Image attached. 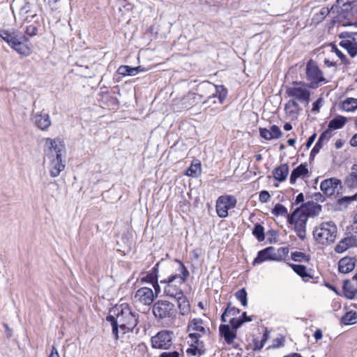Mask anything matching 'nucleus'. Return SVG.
<instances>
[{"label": "nucleus", "mask_w": 357, "mask_h": 357, "mask_svg": "<svg viewBox=\"0 0 357 357\" xmlns=\"http://www.w3.org/2000/svg\"><path fill=\"white\" fill-rule=\"evenodd\" d=\"M319 102H320V100H318L317 101H316V102L314 103L312 110H314V111H318V110H319Z\"/></svg>", "instance_id": "680f3d73"}, {"label": "nucleus", "mask_w": 357, "mask_h": 357, "mask_svg": "<svg viewBox=\"0 0 357 357\" xmlns=\"http://www.w3.org/2000/svg\"><path fill=\"white\" fill-rule=\"evenodd\" d=\"M173 333L162 331L151 338L153 347L159 349H168L172 344Z\"/></svg>", "instance_id": "4468645a"}, {"label": "nucleus", "mask_w": 357, "mask_h": 357, "mask_svg": "<svg viewBox=\"0 0 357 357\" xmlns=\"http://www.w3.org/2000/svg\"><path fill=\"white\" fill-rule=\"evenodd\" d=\"M201 174L200 163L192 164L187 170L186 174L192 177H197Z\"/></svg>", "instance_id": "f704fd0d"}, {"label": "nucleus", "mask_w": 357, "mask_h": 357, "mask_svg": "<svg viewBox=\"0 0 357 357\" xmlns=\"http://www.w3.org/2000/svg\"><path fill=\"white\" fill-rule=\"evenodd\" d=\"M0 37L18 54L24 56H27L31 54V45L27 43H24L27 42L28 39L19 31L14 29H1L0 30Z\"/></svg>", "instance_id": "7ed1b4c3"}, {"label": "nucleus", "mask_w": 357, "mask_h": 357, "mask_svg": "<svg viewBox=\"0 0 357 357\" xmlns=\"http://www.w3.org/2000/svg\"><path fill=\"white\" fill-rule=\"evenodd\" d=\"M48 357H60L55 347H52V351Z\"/></svg>", "instance_id": "4d7b16f0"}, {"label": "nucleus", "mask_w": 357, "mask_h": 357, "mask_svg": "<svg viewBox=\"0 0 357 357\" xmlns=\"http://www.w3.org/2000/svg\"><path fill=\"white\" fill-rule=\"evenodd\" d=\"M45 159L47 162V168L50 176L53 178L59 176L66 167L63 155L50 156Z\"/></svg>", "instance_id": "dca6fc26"}, {"label": "nucleus", "mask_w": 357, "mask_h": 357, "mask_svg": "<svg viewBox=\"0 0 357 357\" xmlns=\"http://www.w3.org/2000/svg\"><path fill=\"white\" fill-rule=\"evenodd\" d=\"M357 246V241L354 236H348L342 239L335 246V251L342 253L351 248Z\"/></svg>", "instance_id": "412c9836"}, {"label": "nucleus", "mask_w": 357, "mask_h": 357, "mask_svg": "<svg viewBox=\"0 0 357 357\" xmlns=\"http://www.w3.org/2000/svg\"><path fill=\"white\" fill-rule=\"evenodd\" d=\"M31 120L34 125L41 130H47L52 125L50 115L43 111L33 113Z\"/></svg>", "instance_id": "a211bd4d"}, {"label": "nucleus", "mask_w": 357, "mask_h": 357, "mask_svg": "<svg viewBox=\"0 0 357 357\" xmlns=\"http://www.w3.org/2000/svg\"><path fill=\"white\" fill-rule=\"evenodd\" d=\"M229 322L230 323L232 329H236L244 322V321L240 318H235L234 316H231L229 318Z\"/></svg>", "instance_id": "37998d69"}, {"label": "nucleus", "mask_w": 357, "mask_h": 357, "mask_svg": "<svg viewBox=\"0 0 357 357\" xmlns=\"http://www.w3.org/2000/svg\"><path fill=\"white\" fill-rule=\"evenodd\" d=\"M292 269L302 278L309 277V274L307 273L306 267L303 265L291 264Z\"/></svg>", "instance_id": "e433bc0d"}, {"label": "nucleus", "mask_w": 357, "mask_h": 357, "mask_svg": "<svg viewBox=\"0 0 357 357\" xmlns=\"http://www.w3.org/2000/svg\"><path fill=\"white\" fill-rule=\"evenodd\" d=\"M284 129L287 131L291 130L292 129V126L290 123H287L284 125Z\"/></svg>", "instance_id": "e2e57ef3"}, {"label": "nucleus", "mask_w": 357, "mask_h": 357, "mask_svg": "<svg viewBox=\"0 0 357 357\" xmlns=\"http://www.w3.org/2000/svg\"><path fill=\"white\" fill-rule=\"evenodd\" d=\"M291 258L296 261H308V257L301 252H295L292 253Z\"/></svg>", "instance_id": "79ce46f5"}, {"label": "nucleus", "mask_w": 357, "mask_h": 357, "mask_svg": "<svg viewBox=\"0 0 357 357\" xmlns=\"http://www.w3.org/2000/svg\"><path fill=\"white\" fill-rule=\"evenodd\" d=\"M252 233L259 241H263L264 239V227L261 225H256Z\"/></svg>", "instance_id": "ea45409f"}, {"label": "nucleus", "mask_w": 357, "mask_h": 357, "mask_svg": "<svg viewBox=\"0 0 357 357\" xmlns=\"http://www.w3.org/2000/svg\"><path fill=\"white\" fill-rule=\"evenodd\" d=\"M239 313V310L235 307H228L221 317V320L222 322H227L231 318V316H235L236 314Z\"/></svg>", "instance_id": "72a5a7b5"}, {"label": "nucleus", "mask_w": 357, "mask_h": 357, "mask_svg": "<svg viewBox=\"0 0 357 357\" xmlns=\"http://www.w3.org/2000/svg\"><path fill=\"white\" fill-rule=\"evenodd\" d=\"M128 75L133 76L137 75L139 72L143 71V68L142 66H137V67H130L128 66Z\"/></svg>", "instance_id": "de8ad7c7"}, {"label": "nucleus", "mask_w": 357, "mask_h": 357, "mask_svg": "<svg viewBox=\"0 0 357 357\" xmlns=\"http://www.w3.org/2000/svg\"><path fill=\"white\" fill-rule=\"evenodd\" d=\"M343 146V142L341 141V140H337L336 142H335V147L337 149H340L342 148Z\"/></svg>", "instance_id": "0e129e2a"}, {"label": "nucleus", "mask_w": 357, "mask_h": 357, "mask_svg": "<svg viewBox=\"0 0 357 357\" xmlns=\"http://www.w3.org/2000/svg\"><path fill=\"white\" fill-rule=\"evenodd\" d=\"M128 66H121L118 70H117V73L119 74V75H121L123 76H127L128 75Z\"/></svg>", "instance_id": "603ef678"}, {"label": "nucleus", "mask_w": 357, "mask_h": 357, "mask_svg": "<svg viewBox=\"0 0 357 357\" xmlns=\"http://www.w3.org/2000/svg\"><path fill=\"white\" fill-rule=\"evenodd\" d=\"M243 316L244 317V319H243L244 321H252V319L250 317H248L245 312H243Z\"/></svg>", "instance_id": "338daca9"}, {"label": "nucleus", "mask_w": 357, "mask_h": 357, "mask_svg": "<svg viewBox=\"0 0 357 357\" xmlns=\"http://www.w3.org/2000/svg\"><path fill=\"white\" fill-rule=\"evenodd\" d=\"M337 236V227L332 221L324 222L316 226L313 230V237L319 244L333 243Z\"/></svg>", "instance_id": "39448f33"}, {"label": "nucleus", "mask_w": 357, "mask_h": 357, "mask_svg": "<svg viewBox=\"0 0 357 357\" xmlns=\"http://www.w3.org/2000/svg\"><path fill=\"white\" fill-rule=\"evenodd\" d=\"M341 181L336 178L325 179L320 184L321 190L327 196H331L341 188Z\"/></svg>", "instance_id": "6ab92c4d"}, {"label": "nucleus", "mask_w": 357, "mask_h": 357, "mask_svg": "<svg viewBox=\"0 0 357 357\" xmlns=\"http://www.w3.org/2000/svg\"><path fill=\"white\" fill-rule=\"evenodd\" d=\"M160 263H157L154 268L144 276L141 278L142 282L153 283L155 282L158 278V266Z\"/></svg>", "instance_id": "cd10ccee"}, {"label": "nucleus", "mask_w": 357, "mask_h": 357, "mask_svg": "<svg viewBox=\"0 0 357 357\" xmlns=\"http://www.w3.org/2000/svg\"><path fill=\"white\" fill-rule=\"evenodd\" d=\"M188 331L191 344H197L199 339L207 334L208 328L206 327L201 319H194L188 324Z\"/></svg>", "instance_id": "9d476101"}, {"label": "nucleus", "mask_w": 357, "mask_h": 357, "mask_svg": "<svg viewBox=\"0 0 357 357\" xmlns=\"http://www.w3.org/2000/svg\"><path fill=\"white\" fill-rule=\"evenodd\" d=\"M308 174V169L305 165L301 164L294 169L290 176V183L294 184L299 177H304Z\"/></svg>", "instance_id": "a878e982"}, {"label": "nucleus", "mask_w": 357, "mask_h": 357, "mask_svg": "<svg viewBox=\"0 0 357 357\" xmlns=\"http://www.w3.org/2000/svg\"><path fill=\"white\" fill-rule=\"evenodd\" d=\"M236 203V199L232 196H222L216 202V211L220 218L228 215V210L234 208Z\"/></svg>", "instance_id": "2eb2a0df"}, {"label": "nucleus", "mask_w": 357, "mask_h": 357, "mask_svg": "<svg viewBox=\"0 0 357 357\" xmlns=\"http://www.w3.org/2000/svg\"><path fill=\"white\" fill-rule=\"evenodd\" d=\"M347 123V119L342 116H338L331 120L328 126V130H333L342 128Z\"/></svg>", "instance_id": "c756f323"}, {"label": "nucleus", "mask_w": 357, "mask_h": 357, "mask_svg": "<svg viewBox=\"0 0 357 357\" xmlns=\"http://www.w3.org/2000/svg\"><path fill=\"white\" fill-rule=\"evenodd\" d=\"M197 350V349L196 347H195V348H189V349H187V353L191 354L192 355H195Z\"/></svg>", "instance_id": "052dcab7"}, {"label": "nucleus", "mask_w": 357, "mask_h": 357, "mask_svg": "<svg viewBox=\"0 0 357 357\" xmlns=\"http://www.w3.org/2000/svg\"><path fill=\"white\" fill-rule=\"evenodd\" d=\"M236 296L237 299L241 303L243 306H247L248 301H247V292L244 288L241 289L236 293Z\"/></svg>", "instance_id": "4c0bfd02"}, {"label": "nucleus", "mask_w": 357, "mask_h": 357, "mask_svg": "<svg viewBox=\"0 0 357 357\" xmlns=\"http://www.w3.org/2000/svg\"><path fill=\"white\" fill-rule=\"evenodd\" d=\"M203 98L202 93L199 94L195 93H189L181 100V104L182 105V108L185 109L195 104H197Z\"/></svg>", "instance_id": "5701e85b"}, {"label": "nucleus", "mask_w": 357, "mask_h": 357, "mask_svg": "<svg viewBox=\"0 0 357 357\" xmlns=\"http://www.w3.org/2000/svg\"><path fill=\"white\" fill-rule=\"evenodd\" d=\"M284 109L289 115H295L298 111V105L295 100H290L285 105Z\"/></svg>", "instance_id": "2f4dec72"}, {"label": "nucleus", "mask_w": 357, "mask_h": 357, "mask_svg": "<svg viewBox=\"0 0 357 357\" xmlns=\"http://www.w3.org/2000/svg\"><path fill=\"white\" fill-rule=\"evenodd\" d=\"M287 143L289 146H294L296 143V139H289Z\"/></svg>", "instance_id": "774afa93"}, {"label": "nucleus", "mask_w": 357, "mask_h": 357, "mask_svg": "<svg viewBox=\"0 0 357 357\" xmlns=\"http://www.w3.org/2000/svg\"><path fill=\"white\" fill-rule=\"evenodd\" d=\"M162 275V279L160 280L161 284H165L164 287L165 294L169 296L176 298H182L183 296L178 287L174 284L173 282L176 281L179 284L183 283L188 275L184 265L181 261H177V266L170 264L167 266Z\"/></svg>", "instance_id": "f03ea898"}, {"label": "nucleus", "mask_w": 357, "mask_h": 357, "mask_svg": "<svg viewBox=\"0 0 357 357\" xmlns=\"http://www.w3.org/2000/svg\"><path fill=\"white\" fill-rule=\"evenodd\" d=\"M306 76L311 87H315L319 82L324 80L321 70L316 63L312 61L307 63Z\"/></svg>", "instance_id": "f3484780"}, {"label": "nucleus", "mask_w": 357, "mask_h": 357, "mask_svg": "<svg viewBox=\"0 0 357 357\" xmlns=\"http://www.w3.org/2000/svg\"><path fill=\"white\" fill-rule=\"evenodd\" d=\"M342 321L347 325L356 324L357 322V313L354 311L347 312L342 317Z\"/></svg>", "instance_id": "473e14b6"}, {"label": "nucleus", "mask_w": 357, "mask_h": 357, "mask_svg": "<svg viewBox=\"0 0 357 357\" xmlns=\"http://www.w3.org/2000/svg\"><path fill=\"white\" fill-rule=\"evenodd\" d=\"M273 214L278 215H287V209L282 204H277L272 211Z\"/></svg>", "instance_id": "58836bf2"}, {"label": "nucleus", "mask_w": 357, "mask_h": 357, "mask_svg": "<svg viewBox=\"0 0 357 357\" xmlns=\"http://www.w3.org/2000/svg\"><path fill=\"white\" fill-rule=\"evenodd\" d=\"M151 284H152L153 287V288H154V289H155V294H154V295H155V296H158V294L160 293V285H159V284H158V280H156V282H153V283H152Z\"/></svg>", "instance_id": "864d4df0"}, {"label": "nucleus", "mask_w": 357, "mask_h": 357, "mask_svg": "<svg viewBox=\"0 0 357 357\" xmlns=\"http://www.w3.org/2000/svg\"><path fill=\"white\" fill-rule=\"evenodd\" d=\"M199 91L202 94V98H206L204 104H208L209 107L213 105H221L224 102L227 96V90L222 85H215L209 82H204L199 84Z\"/></svg>", "instance_id": "20e7f679"}, {"label": "nucleus", "mask_w": 357, "mask_h": 357, "mask_svg": "<svg viewBox=\"0 0 357 357\" xmlns=\"http://www.w3.org/2000/svg\"><path fill=\"white\" fill-rule=\"evenodd\" d=\"M153 313L158 319H164L174 315V305L166 301H158L153 306Z\"/></svg>", "instance_id": "ddd939ff"}, {"label": "nucleus", "mask_w": 357, "mask_h": 357, "mask_svg": "<svg viewBox=\"0 0 357 357\" xmlns=\"http://www.w3.org/2000/svg\"><path fill=\"white\" fill-rule=\"evenodd\" d=\"M349 144L353 147H357V133L351 138Z\"/></svg>", "instance_id": "5fc2aeb1"}, {"label": "nucleus", "mask_w": 357, "mask_h": 357, "mask_svg": "<svg viewBox=\"0 0 357 357\" xmlns=\"http://www.w3.org/2000/svg\"><path fill=\"white\" fill-rule=\"evenodd\" d=\"M178 303V307L182 314H186L190 311V305L185 300V298L183 296L182 298L177 299Z\"/></svg>", "instance_id": "c9c22d12"}, {"label": "nucleus", "mask_w": 357, "mask_h": 357, "mask_svg": "<svg viewBox=\"0 0 357 357\" xmlns=\"http://www.w3.org/2000/svg\"><path fill=\"white\" fill-rule=\"evenodd\" d=\"M270 194L268 191L264 190L261 191L259 194V201L262 203L267 202L270 199Z\"/></svg>", "instance_id": "09e8293b"}, {"label": "nucleus", "mask_w": 357, "mask_h": 357, "mask_svg": "<svg viewBox=\"0 0 357 357\" xmlns=\"http://www.w3.org/2000/svg\"><path fill=\"white\" fill-rule=\"evenodd\" d=\"M220 335L224 337L225 340L228 343L231 344L236 338V333L234 329L231 328L228 325H221L219 328Z\"/></svg>", "instance_id": "393cba45"}, {"label": "nucleus", "mask_w": 357, "mask_h": 357, "mask_svg": "<svg viewBox=\"0 0 357 357\" xmlns=\"http://www.w3.org/2000/svg\"><path fill=\"white\" fill-rule=\"evenodd\" d=\"M350 174H354L357 176V164H354L352 165Z\"/></svg>", "instance_id": "bf43d9fd"}, {"label": "nucleus", "mask_w": 357, "mask_h": 357, "mask_svg": "<svg viewBox=\"0 0 357 357\" xmlns=\"http://www.w3.org/2000/svg\"><path fill=\"white\" fill-rule=\"evenodd\" d=\"M342 109L345 112H354L357 109V98H347L342 102Z\"/></svg>", "instance_id": "7c9ffc66"}, {"label": "nucleus", "mask_w": 357, "mask_h": 357, "mask_svg": "<svg viewBox=\"0 0 357 357\" xmlns=\"http://www.w3.org/2000/svg\"><path fill=\"white\" fill-rule=\"evenodd\" d=\"M331 13H335V11L333 10L329 11L326 8H321L319 10V13L316 14L317 17L315 18V20H321L326 17V15L331 14Z\"/></svg>", "instance_id": "a18cd8bd"}, {"label": "nucleus", "mask_w": 357, "mask_h": 357, "mask_svg": "<svg viewBox=\"0 0 357 357\" xmlns=\"http://www.w3.org/2000/svg\"><path fill=\"white\" fill-rule=\"evenodd\" d=\"M315 138H316V135H315V134H314V135H312V136L308 139V140H307V143H306V146H307V148H309V147L312 145V144L314 142V141Z\"/></svg>", "instance_id": "13d9d810"}, {"label": "nucleus", "mask_w": 357, "mask_h": 357, "mask_svg": "<svg viewBox=\"0 0 357 357\" xmlns=\"http://www.w3.org/2000/svg\"><path fill=\"white\" fill-rule=\"evenodd\" d=\"M44 150L45 158L56 155H63L65 153V144L59 138L47 137L45 139Z\"/></svg>", "instance_id": "9b49d317"}, {"label": "nucleus", "mask_w": 357, "mask_h": 357, "mask_svg": "<svg viewBox=\"0 0 357 357\" xmlns=\"http://www.w3.org/2000/svg\"><path fill=\"white\" fill-rule=\"evenodd\" d=\"M260 136L266 140L276 139L281 137L282 132L277 126H271L270 129L260 128Z\"/></svg>", "instance_id": "4be33fe9"}, {"label": "nucleus", "mask_w": 357, "mask_h": 357, "mask_svg": "<svg viewBox=\"0 0 357 357\" xmlns=\"http://www.w3.org/2000/svg\"><path fill=\"white\" fill-rule=\"evenodd\" d=\"M356 264L355 258L344 257L339 261L338 268L342 273H348L354 270Z\"/></svg>", "instance_id": "b1692460"}, {"label": "nucleus", "mask_w": 357, "mask_h": 357, "mask_svg": "<svg viewBox=\"0 0 357 357\" xmlns=\"http://www.w3.org/2000/svg\"><path fill=\"white\" fill-rule=\"evenodd\" d=\"M155 298L152 289L149 287H142L139 289L135 295V301L143 305H150Z\"/></svg>", "instance_id": "aec40b11"}, {"label": "nucleus", "mask_w": 357, "mask_h": 357, "mask_svg": "<svg viewBox=\"0 0 357 357\" xmlns=\"http://www.w3.org/2000/svg\"><path fill=\"white\" fill-rule=\"evenodd\" d=\"M328 48L331 52H334L341 60H344V54L340 50H339L335 45H329Z\"/></svg>", "instance_id": "49530a36"}, {"label": "nucleus", "mask_w": 357, "mask_h": 357, "mask_svg": "<svg viewBox=\"0 0 357 357\" xmlns=\"http://www.w3.org/2000/svg\"><path fill=\"white\" fill-rule=\"evenodd\" d=\"M287 217L288 222L294 226L298 236L303 240L306 235V223L309 217L306 208H297L290 216L287 215Z\"/></svg>", "instance_id": "0eeeda50"}, {"label": "nucleus", "mask_w": 357, "mask_h": 357, "mask_svg": "<svg viewBox=\"0 0 357 357\" xmlns=\"http://www.w3.org/2000/svg\"><path fill=\"white\" fill-rule=\"evenodd\" d=\"M331 10L337 13L334 20L335 22L342 26L356 25L352 3L350 1L344 2V0H337V4Z\"/></svg>", "instance_id": "423d86ee"}, {"label": "nucleus", "mask_w": 357, "mask_h": 357, "mask_svg": "<svg viewBox=\"0 0 357 357\" xmlns=\"http://www.w3.org/2000/svg\"><path fill=\"white\" fill-rule=\"evenodd\" d=\"M314 337L317 340H319L323 337L322 331L320 329L315 331Z\"/></svg>", "instance_id": "6e6d98bb"}, {"label": "nucleus", "mask_w": 357, "mask_h": 357, "mask_svg": "<svg viewBox=\"0 0 357 357\" xmlns=\"http://www.w3.org/2000/svg\"><path fill=\"white\" fill-rule=\"evenodd\" d=\"M287 94L294 100L301 102H308L310 99V91L304 83L294 82L286 89Z\"/></svg>", "instance_id": "1a4fd4ad"}, {"label": "nucleus", "mask_w": 357, "mask_h": 357, "mask_svg": "<svg viewBox=\"0 0 357 357\" xmlns=\"http://www.w3.org/2000/svg\"><path fill=\"white\" fill-rule=\"evenodd\" d=\"M340 45L344 48L351 57L357 54V32H342L340 34Z\"/></svg>", "instance_id": "f8f14e48"}, {"label": "nucleus", "mask_w": 357, "mask_h": 357, "mask_svg": "<svg viewBox=\"0 0 357 357\" xmlns=\"http://www.w3.org/2000/svg\"><path fill=\"white\" fill-rule=\"evenodd\" d=\"M289 174V166L283 164L278 167L274 172V178L280 182L284 181Z\"/></svg>", "instance_id": "bb28decb"}, {"label": "nucleus", "mask_w": 357, "mask_h": 357, "mask_svg": "<svg viewBox=\"0 0 357 357\" xmlns=\"http://www.w3.org/2000/svg\"><path fill=\"white\" fill-rule=\"evenodd\" d=\"M321 148V146H317V144H316L312 151V153H318Z\"/></svg>", "instance_id": "69168bd1"}, {"label": "nucleus", "mask_w": 357, "mask_h": 357, "mask_svg": "<svg viewBox=\"0 0 357 357\" xmlns=\"http://www.w3.org/2000/svg\"><path fill=\"white\" fill-rule=\"evenodd\" d=\"M288 252L289 251L287 248L275 249L273 247H268L258 252L257 257L253 261V264H261L268 260L282 261L288 255Z\"/></svg>", "instance_id": "6e6552de"}, {"label": "nucleus", "mask_w": 357, "mask_h": 357, "mask_svg": "<svg viewBox=\"0 0 357 357\" xmlns=\"http://www.w3.org/2000/svg\"><path fill=\"white\" fill-rule=\"evenodd\" d=\"M346 183L350 187H356L357 185V176L354 174H349L346 179Z\"/></svg>", "instance_id": "c03bdc74"}, {"label": "nucleus", "mask_w": 357, "mask_h": 357, "mask_svg": "<svg viewBox=\"0 0 357 357\" xmlns=\"http://www.w3.org/2000/svg\"><path fill=\"white\" fill-rule=\"evenodd\" d=\"M343 289L344 296L349 299L354 298L357 294V287L351 281H345Z\"/></svg>", "instance_id": "c85d7f7f"}, {"label": "nucleus", "mask_w": 357, "mask_h": 357, "mask_svg": "<svg viewBox=\"0 0 357 357\" xmlns=\"http://www.w3.org/2000/svg\"><path fill=\"white\" fill-rule=\"evenodd\" d=\"M180 354L178 351L163 352L160 357H179Z\"/></svg>", "instance_id": "3c124183"}, {"label": "nucleus", "mask_w": 357, "mask_h": 357, "mask_svg": "<svg viewBox=\"0 0 357 357\" xmlns=\"http://www.w3.org/2000/svg\"><path fill=\"white\" fill-rule=\"evenodd\" d=\"M107 321L111 323L112 333L118 340L133 330L138 323V317L128 305H121L116 307L113 315L107 317Z\"/></svg>", "instance_id": "f257e3e1"}, {"label": "nucleus", "mask_w": 357, "mask_h": 357, "mask_svg": "<svg viewBox=\"0 0 357 357\" xmlns=\"http://www.w3.org/2000/svg\"><path fill=\"white\" fill-rule=\"evenodd\" d=\"M331 137V130L327 128L319 137L318 142H317V146H322V143L324 141H327Z\"/></svg>", "instance_id": "a19ab883"}, {"label": "nucleus", "mask_w": 357, "mask_h": 357, "mask_svg": "<svg viewBox=\"0 0 357 357\" xmlns=\"http://www.w3.org/2000/svg\"><path fill=\"white\" fill-rule=\"evenodd\" d=\"M26 33L30 36H33L37 33V28L35 26H29L26 29Z\"/></svg>", "instance_id": "8fccbe9b"}]
</instances>
